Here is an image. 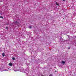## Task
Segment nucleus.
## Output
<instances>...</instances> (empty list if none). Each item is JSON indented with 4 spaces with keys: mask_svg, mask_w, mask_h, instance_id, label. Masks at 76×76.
Here are the masks:
<instances>
[{
    "mask_svg": "<svg viewBox=\"0 0 76 76\" xmlns=\"http://www.w3.org/2000/svg\"><path fill=\"white\" fill-rule=\"evenodd\" d=\"M55 72H57V71H55Z\"/></svg>",
    "mask_w": 76,
    "mask_h": 76,
    "instance_id": "12",
    "label": "nucleus"
},
{
    "mask_svg": "<svg viewBox=\"0 0 76 76\" xmlns=\"http://www.w3.org/2000/svg\"><path fill=\"white\" fill-rule=\"evenodd\" d=\"M9 66H12V65H13V64L11 63H10L9 64Z\"/></svg>",
    "mask_w": 76,
    "mask_h": 76,
    "instance_id": "1",
    "label": "nucleus"
},
{
    "mask_svg": "<svg viewBox=\"0 0 76 76\" xmlns=\"http://www.w3.org/2000/svg\"><path fill=\"white\" fill-rule=\"evenodd\" d=\"M2 55L3 56V57H4V55H5V54L4 53H3L2 54Z\"/></svg>",
    "mask_w": 76,
    "mask_h": 76,
    "instance_id": "2",
    "label": "nucleus"
},
{
    "mask_svg": "<svg viewBox=\"0 0 76 76\" xmlns=\"http://www.w3.org/2000/svg\"><path fill=\"white\" fill-rule=\"evenodd\" d=\"M49 76H53V75H52V74H50Z\"/></svg>",
    "mask_w": 76,
    "mask_h": 76,
    "instance_id": "7",
    "label": "nucleus"
},
{
    "mask_svg": "<svg viewBox=\"0 0 76 76\" xmlns=\"http://www.w3.org/2000/svg\"><path fill=\"white\" fill-rule=\"evenodd\" d=\"M66 62H65V61H62V63H63V64H65V63Z\"/></svg>",
    "mask_w": 76,
    "mask_h": 76,
    "instance_id": "3",
    "label": "nucleus"
},
{
    "mask_svg": "<svg viewBox=\"0 0 76 76\" xmlns=\"http://www.w3.org/2000/svg\"><path fill=\"white\" fill-rule=\"evenodd\" d=\"M68 50H69V49H70V47H68Z\"/></svg>",
    "mask_w": 76,
    "mask_h": 76,
    "instance_id": "9",
    "label": "nucleus"
},
{
    "mask_svg": "<svg viewBox=\"0 0 76 76\" xmlns=\"http://www.w3.org/2000/svg\"><path fill=\"white\" fill-rule=\"evenodd\" d=\"M6 29H7L8 28V27H6Z\"/></svg>",
    "mask_w": 76,
    "mask_h": 76,
    "instance_id": "10",
    "label": "nucleus"
},
{
    "mask_svg": "<svg viewBox=\"0 0 76 76\" xmlns=\"http://www.w3.org/2000/svg\"><path fill=\"white\" fill-rule=\"evenodd\" d=\"M56 5H57L58 6V5H59V4H57V2H56Z\"/></svg>",
    "mask_w": 76,
    "mask_h": 76,
    "instance_id": "6",
    "label": "nucleus"
},
{
    "mask_svg": "<svg viewBox=\"0 0 76 76\" xmlns=\"http://www.w3.org/2000/svg\"><path fill=\"white\" fill-rule=\"evenodd\" d=\"M16 23H17V21H16Z\"/></svg>",
    "mask_w": 76,
    "mask_h": 76,
    "instance_id": "13",
    "label": "nucleus"
},
{
    "mask_svg": "<svg viewBox=\"0 0 76 76\" xmlns=\"http://www.w3.org/2000/svg\"><path fill=\"white\" fill-rule=\"evenodd\" d=\"M31 28H32V27H31V26H29V28L30 29Z\"/></svg>",
    "mask_w": 76,
    "mask_h": 76,
    "instance_id": "8",
    "label": "nucleus"
},
{
    "mask_svg": "<svg viewBox=\"0 0 76 76\" xmlns=\"http://www.w3.org/2000/svg\"><path fill=\"white\" fill-rule=\"evenodd\" d=\"M63 1H65V0H62Z\"/></svg>",
    "mask_w": 76,
    "mask_h": 76,
    "instance_id": "11",
    "label": "nucleus"
},
{
    "mask_svg": "<svg viewBox=\"0 0 76 76\" xmlns=\"http://www.w3.org/2000/svg\"><path fill=\"white\" fill-rule=\"evenodd\" d=\"M12 60H15V58H12Z\"/></svg>",
    "mask_w": 76,
    "mask_h": 76,
    "instance_id": "4",
    "label": "nucleus"
},
{
    "mask_svg": "<svg viewBox=\"0 0 76 76\" xmlns=\"http://www.w3.org/2000/svg\"><path fill=\"white\" fill-rule=\"evenodd\" d=\"M0 18H2V19H3V16H1L0 17Z\"/></svg>",
    "mask_w": 76,
    "mask_h": 76,
    "instance_id": "5",
    "label": "nucleus"
}]
</instances>
